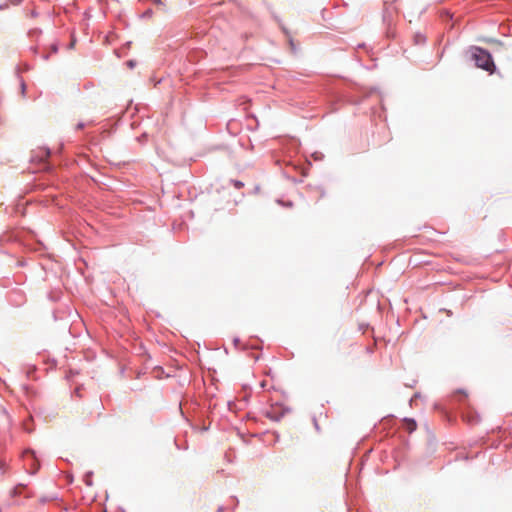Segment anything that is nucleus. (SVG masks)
Segmentation results:
<instances>
[{
	"mask_svg": "<svg viewBox=\"0 0 512 512\" xmlns=\"http://www.w3.org/2000/svg\"><path fill=\"white\" fill-rule=\"evenodd\" d=\"M463 64L466 67L473 66L474 68L480 67V48L473 47L465 52L463 56Z\"/></svg>",
	"mask_w": 512,
	"mask_h": 512,
	"instance_id": "nucleus-1",
	"label": "nucleus"
},
{
	"mask_svg": "<svg viewBox=\"0 0 512 512\" xmlns=\"http://www.w3.org/2000/svg\"><path fill=\"white\" fill-rule=\"evenodd\" d=\"M495 68L491 55L482 49V70H486L492 74L495 71Z\"/></svg>",
	"mask_w": 512,
	"mask_h": 512,
	"instance_id": "nucleus-2",
	"label": "nucleus"
},
{
	"mask_svg": "<svg viewBox=\"0 0 512 512\" xmlns=\"http://www.w3.org/2000/svg\"><path fill=\"white\" fill-rule=\"evenodd\" d=\"M462 418L468 424L476 425L477 424V415L472 414L470 411L463 412Z\"/></svg>",
	"mask_w": 512,
	"mask_h": 512,
	"instance_id": "nucleus-3",
	"label": "nucleus"
},
{
	"mask_svg": "<svg viewBox=\"0 0 512 512\" xmlns=\"http://www.w3.org/2000/svg\"><path fill=\"white\" fill-rule=\"evenodd\" d=\"M404 425H405L406 430L409 433H412L414 430H416V427H417L416 422L413 419H405Z\"/></svg>",
	"mask_w": 512,
	"mask_h": 512,
	"instance_id": "nucleus-4",
	"label": "nucleus"
},
{
	"mask_svg": "<svg viewBox=\"0 0 512 512\" xmlns=\"http://www.w3.org/2000/svg\"><path fill=\"white\" fill-rule=\"evenodd\" d=\"M84 481L86 483L87 486H92V472H88L85 476H84Z\"/></svg>",
	"mask_w": 512,
	"mask_h": 512,
	"instance_id": "nucleus-5",
	"label": "nucleus"
},
{
	"mask_svg": "<svg viewBox=\"0 0 512 512\" xmlns=\"http://www.w3.org/2000/svg\"><path fill=\"white\" fill-rule=\"evenodd\" d=\"M23 0H8L11 5H19Z\"/></svg>",
	"mask_w": 512,
	"mask_h": 512,
	"instance_id": "nucleus-6",
	"label": "nucleus"
},
{
	"mask_svg": "<svg viewBox=\"0 0 512 512\" xmlns=\"http://www.w3.org/2000/svg\"><path fill=\"white\" fill-rule=\"evenodd\" d=\"M234 185H235V187H236V188H241V187H243V183H242V182H240V181H235V182H234Z\"/></svg>",
	"mask_w": 512,
	"mask_h": 512,
	"instance_id": "nucleus-7",
	"label": "nucleus"
},
{
	"mask_svg": "<svg viewBox=\"0 0 512 512\" xmlns=\"http://www.w3.org/2000/svg\"><path fill=\"white\" fill-rule=\"evenodd\" d=\"M103 512H106V511H103Z\"/></svg>",
	"mask_w": 512,
	"mask_h": 512,
	"instance_id": "nucleus-8",
	"label": "nucleus"
}]
</instances>
